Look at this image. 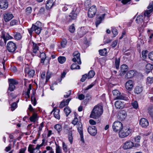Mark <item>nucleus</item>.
<instances>
[{
	"instance_id": "nucleus-1",
	"label": "nucleus",
	"mask_w": 153,
	"mask_h": 153,
	"mask_svg": "<svg viewBox=\"0 0 153 153\" xmlns=\"http://www.w3.org/2000/svg\"><path fill=\"white\" fill-rule=\"evenodd\" d=\"M103 112V106L100 104H98L95 106L93 108L90 117L94 119H97L102 115Z\"/></svg>"
},
{
	"instance_id": "nucleus-56",
	"label": "nucleus",
	"mask_w": 153,
	"mask_h": 153,
	"mask_svg": "<svg viewBox=\"0 0 153 153\" xmlns=\"http://www.w3.org/2000/svg\"><path fill=\"white\" fill-rule=\"evenodd\" d=\"M67 43V41L65 39L63 40L61 42V46L62 48H65Z\"/></svg>"
},
{
	"instance_id": "nucleus-54",
	"label": "nucleus",
	"mask_w": 153,
	"mask_h": 153,
	"mask_svg": "<svg viewBox=\"0 0 153 153\" xmlns=\"http://www.w3.org/2000/svg\"><path fill=\"white\" fill-rule=\"evenodd\" d=\"M62 147L64 152H66L68 151V148L67 145L64 142H62Z\"/></svg>"
},
{
	"instance_id": "nucleus-8",
	"label": "nucleus",
	"mask_w": 153,
	"mask_h": 153,
	"mask_svg": "<svg viewBox=\"0 0 153 153\" xmlns=\"http://www.w3.org/2000/svg\"><path fill=\"white\" fill-rule=\"evenodd\" d=\"M97 12V8L95 5L90 7L88 11V16L90 18L93 17L95 15Z\"/></svg>"
},
{
	"instance_id": "nucleus-18",
	"label": "nucleus",
	"mask_w": 153,
	"mask_h": 153,
	"mask_svg": "<svg viewBox=\"0 0 153 153\" xmlns=\"http://www.w3.org/2000/svg\"><path fill=\"white\" fill-rule=\"evenodd\" d=\"M33 46V52L35 54L32 53V55L33 56L36 55V53L39 51V46L37 45L36 43L34 42H32Z\"/></svg>"
},
{
	"instance_id": "nucleus-40",
	"label": "nucleus",
	"mask_w": 153,
	"mask_h": 153,
	"mask_svg": "<svg viewBox=\"0 0 153 153\" xmlns=\"http://www.w3.org/2000/svg\"><path fill=\"white\" fill-rule=\"evenodd\" d=\"M146 69L148 70V72H149L153 68V65L151 64H148L146 66Z\"/></svg>"
},
{
	"instance_id": "nucleus-53",
	"label": "nucleus",
	"mask_w": 153,
	"mask_h": 153,
	"mask_svg": "<svg viewBox=\"0 0 153 153\" xmlns=\"http://www.w3.org/2000/svg\"><path fill=\"white\" fill-rule=\"evenodd\" d=\"M18 22L17 20L16 19H13L10 22V25L11 26L15 25L17 24Z\"/></svg>"
},
{
	"instance_id": "nucleus-24",
	"label": "nucleus",
	"mask_w": 153,
	"mask_h": 153,
	"mask_svg": "<svg viewBox=\"0 0 153 153\" xmlns=\"http://www.w3.org/2000/svg\"><path fill=\"white\" fill-rule=\"evenodd\" d=\"M53 111H54L53 114L55 117L58 119H59L60 115L59 114V110L56 109V108L55 107L53 109V111L51 112V113Z\"/></svg>"
},
{
	"instance_id": "nucleus-47",
	"label": "nucleus",
	"mask_w": 153,
	"mask_h": 153,
	"mask_svg": "<svg viewBox=\"0 0 153 153\" xmlns=\"http://www.w3.org/2000/svg\"><path fill=\"white\" fill-rule=\"evenodd\" d=\"M45 9L44 7H42L40 9L39 12L38 13V15H42L44 14L45 12Z\"/></svg>"
},
{
	"instance_id": "nucleus-15",
	"label": "nucleus",
	"mask_w": 153,
	"mask_h": 153,
	"mask_svg": "<svg viewBox=\"0 0 153 153\" xmlns=\"http://www.w3.org/2000/svg\"><path fill=\"white\" fill-rule=\"evenodd\" d=\"M126 89L129 91L132 90L133 87V82L132 80H129L125 83Z\"/></svg>"
},
{
	"instance_id": "nucleus-9",
	"label": "nucleus",
	"mask_w": 153,
	"mask_h": 153,
	"mask_svg": "<svg viewBox=\"0 0 153 153\" xmlns=\"http://www.w3.org/2000/svg\"><path fill=\"white\" fill-rule=\"evenodd\" d=\"M74 58L72 60L73 62H77L78 64L80 65L81 64L80 55V54L78 51H75L73 53Z\"/></svg>"
},
{
	"instance_id": "nucleus-44",
	"label": "nucleus",
	"mask_w": 153,
	"mask_h": 153,
	"mask_svg": "<svg viewBox=\"0 0 153 153\" xmlns=\"http://www.w3.org/2000/svg\"><path fill=\"white\" fill-rule=\"evenodd\" d=\"M40 56L41 58V62L44 63L46 58L45 54L44 53H42L40 54Z\"/></svg>"
},
{
	"instance_id": "nucleus-51",
	"label": "nucleus",
	"mask_w": 153,
	"mask_h": 153,
	"mask_svg": "<svg viewBox=\"0 0 153 153\" xmlns=\"http://www.w3.org/2000/svg\"><path fill=\"white\" fill-rule=\"evenodd\" d=\"M85 7L86 8H88L91 6V3L89 0L86 1L85 3Z\"/></svg>"
},
{
	"instance_id": "nucleus-64",
	"label": "nucleus",
	"mask_w": 153,
	"mask_h": 153,
	"mask_svg": "<svg viewBox=\"0 0 153 153\" xmlns=\"http://www.w3.org/2000/svg\"><path fill=\"white\" fill-rule=\"evenodd\" d=\"M148 57L150 59L153 61V51L149 54Z\"/></svg>"
},
{
	"instance_id": "nucleus-63",
	"label": "nucleus",
	"mask_w": 153,
	"mask_h": 153,
	"mask_svg": "<svg viewBox=\"0 0 153 153\" xmlns=\"http://www.w3.org/2000/svg\"><path fill=\"white\" fill-rule=\"evenodd\" d=\"M87 77L88 78L87 74H85L82 75V77L80 80L82 82H84L86 79Z\"/></svg>"
},
{
	"instance_id": "nucleus-52",
	"label": "nucleus",
	"mask_w": 153,
	"mask_h": 153,
	"mask_svg": "<svg viewBox=\"0 0 153 153\" xmlns=\"http://www.w3.org/2000/svg\"><path fill=\"white\" fill-rule=\"evenodd\" d=\"M75 30L74 24H73L69 28V31L72 33H74Z\"/></svg>"
},
{
	"instance_id": "nucleus-23",
	"label": "nucleus",
	"mask_w": 153,
	"mask_h": 153,
	"mask_svg": "<svg viewBox=\"0 0 153 153\" xmlns=\"http://www.w3.org/2000/svg\"><path fill=\"white\" fill-rule=\"evenodd\" d=\"M53 0H48L47 1L46 5V8L49 10L52 7L53 4Z\"/></svg>"
},
{
	"instance_id": "nucleus-22",
	"label": "nucleus",
	"mask_w": 153,
	"mask_h": 153,
	"mask_svg": "<svg viewBox=\"0 0 153 153\" xmlns=\"http://www.w3.org/2000/svg\"><path fill=\"white\" fill-rule=\"evenodd\" d=\"M115 99L116 100H123L126 101L128 100V97L125 96V94H121L120 93V94L115 97Z\"/></svg>"
},
{
	"instance_id": "nucleus-33",
	"label": "nucleus",
	"mask_w": 153,
	"mask_h": 153,
	"mask_svg": "<svg viewBox=\"0 0 153 153\" xmlns=\"http://www.w3.org/2000/svg\"><path fill=\"white\" fill-rule=\"evenodd\" d=\"M120 58H116L115 59V66L117 69H118L119 67Z\"/></svg>"
},
{
	"instance_id": "nucleus-50",
	"label": "nucleus",
	"mask_w": 153,
	"mask_h": 153,
	"mask_svg": "<svg viewBox=\"0 0 153 153\" xmlns=\"http://www.w3.org/2000/svg\"><path fill=\"white\" fill-rule=\"evenodd\" d=\"M32 12V8L30 7H28L26 9L25 13L27 15H29Z\"/></svg>"
},
{
	"instance_id": "nucleus-3",
	"label": "nucleus",
	"mask_w": 153,
	"mask_h": 153,
	"mask_svg": "<svg viewBox=\"0 0 153 153\" xmlns=\"http://www.w3.org/2000/svg\"><path fill=\"white\" fill-rule=\"evenodd\" d=\"M80 11V8L79 7H74L73 8L72 12L69 15V21L75 19L77 17V15Z\"/></svg>"
},
{
	"instance_id": "nucleus-30",
	"label": "nucleus",
	"mask_w": 153,
	"mask_h": 153,
	"mask_svg": "<svg viewBox=\"0 0 153 153\" xmlns=\"http://www.w3.org/2000/svg\"><path fill=\"white\" fill-rule=\"evenodd\" d=\"M142 90L143 88L141 87L140 86H138L135 88L134 92L135 93L138 94L140 93L142 91Z\"/></svg>"
},
{
	"instance_id": "nucleus-59",
	"label": "nucleus",
	"mask_w": 153,
	"mask_h": 153,
	"mask_svg": "<svg viewBox=\"0 0 153 153\" xmlns=\"http://www.w3.org/2000/svg\"><path fill=\"white\" fill-rule=\"evenodd\" d=\"M78 119L76 117H75L74 120L72 121V123L74 125H77L78 122Z\"/></svg>"
},
{
	"instance_id": "nucleus-34",
	"label": "nucleus",
	"mask_w": 153,
	"mask_h": 153,
	"mask_svg": "<svg viewBox=\"0 0 153 153\" xmlns=\"http://www.w3.org/2000/svg\"><path fill=\"white\" fill-rule=\"evenodd\" d=\"M95 72L93 71H90L88 73L87 75L88 79H90L92 78L95 75Z\"/></svg>"
},
{
	"instance_id": "nucleus-21",
	"label": "nucleus",
	"mask_w": 153,
	"mask_h": 153,
	"mask_svg": "<svg viewBox=\"0 0 153 153\" xmlns=\"http://www.w3.org/2000/svg\"><path fill=\"white\" fill-rule=\"evenodd\" d=\"M105 15L106 14L104 13L101 16H100L97 19L96 22V25L97 27L98 25L101 22L102 20L104 19V17Z\"/></svg>"
},
{
	"instance_id": "nucleus-41",
	"label": "nucleus",
	"mask_w": 153,
	"mask_h": 153,
	"mask_svg": "<svg viewBox=\"0 0 153 153\" xmlns=\"http://www.w3.org/2000/svg\"><path fill=\"white\" fill-rule=\"evenodd\" d=\"M100 54L102 56H105L107 54L106 49L104 48L102 50H100L99 51Z\"/></svg>"
},
{
	"instance_id": "nucleus-39",
	"label": "nucleus",
	"mask_w": 153,
	"mask_h": 153,
	"mask_svg": "<svg viewBox=\"0 0 153 153\" xmlns=\"http://www.w3.org/2000/svg\"><path fill=\"white\" fill-rule=\"evenodd\" d=\"M56 147V153H62L61 149L59 146L55 143Z\"/></svg>"
},
{
	"instance_id": "nucleus-20",
	"label": "nucleus",
	"mask_w": 153,
	"mask_h": 153,
	"mask_svg": "<svg viewBox=\"0 0 153 153\" xmlns=\"http://www.w3.org/2000/svg\"><path fill=\"white\" fill-rule=\"evenodd\" d=\"M71 100V99L69 98L67 99L65 101L64 100H63L62 102H61L59 105V107L60 108H62L65 106L67 105Z\"/></svg>"
},
{
	"instance_id": "nucleus-7",
	"label": "nucleus",
	"mask_w": 153,
	"mask_h": 153,
	"mask_svg": "<svg viewBox=\"0 0 153 153\" xmlns=\"http://www.w3.org/2000/svg\"><path fill=\"white\" fill-rule=\"evenodd\" d=\"M7 49L9 52H14L16 49V44L11 41L9 42L7 45Z\"/></svg>"
},
{
	"instance_id": "nucleus-38",
	"label": "nucleus",
	"mask_w": 153,
	"mask_h": 153,
	"mask_svg": "<svg viewBox=\"0 0 153 153\" xmlns=\"http://www.w3.org/2000/svg\"><path fill=\"white\" fill-rule=\"evenodd\" d=\"M35 27L36 25L33 24L31 27L30 29H28V32L30 36H32L33 32L34 31H35Z\"/></svg>"
},
{
	"instance_id": "nucleus-2",
	"label": "nucleus",
	"mask_w": 153,
	"mask_h": 153,
	"mask_svg": "<svg viewBox=\"0 0 153 153\" xmlns=\"http://www.w3.org/2000/svg\"><path fill=\"white\" fill-rule=\"evenodd\" d=\"M136 23L139 24V27H138V30L141 31L142 30H143V28L145 27L146 25V23H145L143 21V17L142 15L138 16L135 20Z\"/></svg>"
},
{
	"instance_id": "nucleus-58",
	"label": "nucleus",
	"mask_w": 153,
	"mask_h": 153,
	"mask_svg": "<svg viewBox=\"0 0 153 153\" xmlns=\"http://www.w3.org/2000/svg\"><path fill=\"white\" fill-rule=\"evenodd\" d=\"M14 38L16 39L19 40L22 37L21 35L19 33H17L14 36Z\"/></svg>"
},
{
	"instance_id": "nucleus-4",
	"label": "nucleus",
	"mask_w": 153,
	"mask_h": 153,
	"mask_svg": "<svg viewBox=\"0 0 153 153\" xmlns=\"http://www.w3.org/2000/svg\"><path fill=\"white\" fill-rule=\"evenodd\" d=\"M131 132V130L129 128L124 127L119 132V137L124 138L127 136Z\"/></svg>"
},
{
	"instance_id": "nucleus-5",
	"label": "nucleus",
	"mask_w": 153,
	"mask_h": 153,
	"mask_svg": "<svg viewBox=\"0 0 153 153\" xmlns=\"http://www.w3.org/2000/svg\"><path fill=\"white\" fill-rule=\"evenodd\" d=\"M123 126L122 123L119 121H116L113 123L112 128L113 131L115 132L120 131L123 128Z\"/></svg>"
},
{
	"instance_id": "nucleus-45",
	"label": "nucleus",
	"mask_w": 153,
	"mask_h": 153,
	"mask_svg": "<svg viewBox=\"0 0 153 153\" xmlns=\"http://www.w3.org/2000/svg\"><path fill=\"white\" fill-rule=\"evenodd\" d=\"M68 138L70 143L72 144V143L73 137L72 132L71 131H69L68 132Z\"/></svg>"
},
{
	"instance_id": "nucleus-46",
	"label": "nucleus",
	"mask_w": 153,
	"mask_h": 153,
	"mask_svg": "<svg viewBox=\"0 0 153 153\" xmlns=\"http://www.w3.org/2000/svg\"><path fill=\"white\" fill-rule=\"evenodd\" d=\"M148 51L147 50L143 51L142 52V55L143 59H145L147 57Z\"/></svg>"
},
{
	"instance_id": "nucleus-12",
	"label": "nucleus",
	"mask_w": 153,
	"mask_h": 153,
	"mask_svg": "<svg viewBox=\"0 0 153 153\" xmlns=\"http://www.w3.org/2000/svg\"><path fill=\"white\" fill-rule=\"evenodd\" d=\"M140 125L143 128H146L149 125L148 120L145 118H142L139 121Z\"/></svg>"
},
{
	"instance_id": "nucleus-37",
	"label": "nucleus",
	"mask_w": 153,
	"mask_h": 153,
	"mask_svg": "<svg viewBox=\"0 0 153 153\" xmlns=\"http://www.w3.org/2000/svg\"><path fill=\"white\" fill-rule=\"evenodd\" d=\"M64 111L66 115V117H68L71 112V111L70 109L68 107L64 108Z\"/></svg>"
},
{
	"instance_id": "nucleus-61",
	"label": "nucleus",
	"mask_w": 153,
	"mask_h": 153,
	"mask_svg": "<svg viewBox=\"0 0 153 153\" xmlns=\"http://www.w3.org/2000/svg\"><path fill=\"white\" fill-rule=\"evenodd\" d=\"M112 93L114 95L116 96V97L120 94V92L119 91L116 90L113 91Z\"/></svg>"
},
{
	"instance_id": "nucleus-16",
	"label": "nucleus",
	"mask_w": 153,
	"mask_h": 153,
	"mask_svg": "<svg viewBox=\"0 0 153 153\" xmlns=\"http://www.w3.org/2000/svg\"><path fill=\"white\" fill-rule=\"evenodd\" d=\"M25 72L26 74H28L29 77H33L35 74L34 70L30 69L28 67L25 68Z\"/></svg>"
},
{
	"instance_id": "nucleus-11",
	"label": "nucleus",
	"mask_w": 153,
	"mask_h": 153,
	"mask_svg": "<svg viewBox=\"0 0 153 153\" xmlns=\"http://www.w3.org/2000/svg\"><path fill=\"white\" fill-rule=\"evenodd\" d=\"M8 2L6 0H0V8L3 10H6L8 7Z\"/></svg>"
},
{
	"instance_id": "nucleus-36",
	"label": "nucleus",
	"mask_w": 153,
	"mask_h": 153,
	"mask_svg": "<svg viewBox=\"0 0 153 153\" xmlns=\"http://www.w3.org/2000/svg\"><path fill=\"white\" fill-rule=\"evenodd\" d=\"M59 62L61 64L64 63L66 60V58L63 56H60L58 58Z\"/></svg>"
},
{
	"instance_id": "nucleus-14",
	"label": "nucleus",
	"mask_w": 153,
	"mask_h": 153,
	"mask_svg": "<svg viewBox=\"0 0 153 153\" xmlns=\"http://www.w3.org/2000/svg\"><path fill=\"white\" fill-rule=\"evenodd\" d=\"M128 66L126 64H123L120 67V75L122 76L126 74L128 70Z\"/></svg>"
},
{
	"instance_id": "nucleus-27",
	"label": "nucleus",
	"mask_w": 153,
	"mask_h": 153,
	"mask_svg": "<svg viewBox=\"0 0 153 153\" xmlns=\"http://www.w3.org/2000/svg\"><path fill=\"white\" fill-rule=\"evenodd\" d=\"M1 38L3 39L5 44L6 43L7 40L12 38V37L10 36L8 33H6L5 34H3Z\"/></svg>"
},
{
	"instance_id": "nucleus-55",
	"label": "nucleus",
	"mask_w": 153,
	"mask_h": 153,
	"mask_svg": "<svg viewBox=\"0 0 153 153\" xmlns=\"http://www.w3.org/2000/svg\"><path fill=\"white\" fill-rule=\"evenodd\" d=\"M132 105L134 108L137 109L138 107V105L137 101H134L132 103Z\"/></svg>"
},
{
	"instance_id": "nucleus-25",
	"label": "nucleus",
	"mask_w": 153,
	"mask_h": 153,
	"mask_svg": "<svg viewBox=\"0 0 153 153\" xmlns=\"http://www.w3.org/2000/svg\"><path fill=\"white\" fill-rule=\"evenodd\" d=\"M77 130L80 136V140L83 143H84L83 135V127L81 128H78Z\"/></svg>"
},
{
	"instance_id": "nucleus-43",
	"label": "nucleus",
	"mask_w": 153,
	"mask_h": 153,
	"mask_svg": "<svg viewBox=\"0 0 153 153\" xmlns=\"http://www.w3.org/2000/svg\"><path fill=\"white\" fill-rule=\"evenodd\" d=\"M42 29L41 27L36 25V27L35 28V32L37 34H39L41 31Z\"/></svg>"
},
{
	"instance_id": "nucleus-28",
	"label": "nucleus",
	"mask_w": 153,
	"mask_h": 153,
	"mask_svg": "<svg viewBox=\"0 0 153 153\" xmlns=\"http://www.w3.org/2000/svg\"><path fill=\"white\" fill-rule=\"evenodd\" d=\"M127 114L126 111L122 110L119 113V116L120 117L122 120L124 119L126 116Z\"/></svg>"
},
{
	"instance_id": "nucleus-48",
	"label": "nucleus",
	"mask_w": 153,
	"mask_h": 153,
	"mask_svg": "<svg viewBox=\"0 0 153 153\" xmlns=\"http://www.w3.org/2000/svg\"><path fill=\"white\" fill-rule=\"evenodd\" d=\"M34 146L33 145L30 144L29 145L28 147V151L30 152V153H34V151L33 149V147Z\"/></svg>"
},
{
	"instance_id": "nucleus-35",
	"label": "nucleus",
	"mask_w": 153,
	"mask_h": 153,
	"mask_svg": "<svg viewBox=\"0 0 153 153\" xmlns=\"http://www.w3.org/2000/svg\"><path fill=\"white\" fill-rule=\"evenodd\" d=\"M54 128L59 133L62 130V126L61 125L59 124L56 125L54 126Z\"/></svg>"
},
{
	"instance_id": "nucleus-49",
	"label": "nucleus",
	"mask_w": 153,
	"mask_h": 153,
	"mask_svg": "<svg viewBox=\"0 0 153 153\" xmlns=\"http://www.w3.org/2000/svg\"><path fill=\"white\" fill-rule=\"evenodd\" d=\"M111 31L114 35V37H115L118 34L117 30L115 27H112L111 29Z\"/></svg>"
},
{
	"instance_id": "nucleus-42",
	"label": "nucleus",
	"mask_w": 153,
	"mask_h": 153,
	"mask_svg": "<svg viewBox=\"0 0 153 153\" xmlns=\"http://www.w3.org/2000/svg\"><path fill=\"white\" fill-rule=\"evenodd\" d=\"M71 70L80 69V67L79 65H77L76 64H73L71 67Z\"/></svg>"
},
{
	"instance_id": "nucleus-57",
	"label": "nucleus",
	"mask_w": 153,
	"mask_h": 153,
	"mask_svg": "<svg viewBox=\"0 0 153 153\" xmlns=\"http://www.w3.org/2000/svg\"><path fill=\"white\" fill-rule=\"evenodd\" d=\"M147 83L151 84L153 82V78L152 77H148L147 79Z\"/></svg>"
},
{
	"instance_id": "nucleus-6",
	"label": "nucleus",
	"mask_w": 153,
	"mask_h": 153,
	"mask_svg": "<svg viewBox=\"0 0 153 153\" xmlns=\"http://www.w3.org/2000/svg\"><path fill=\"white\" fill-rule=\"evenodd\" d=\"M8 81L9 83L8 90L11 91H13L16 88L15 85H17L18 82L15 79H9Z\"/></svg>"
},
{
	"instance_id": "nucleus-32",
	"label": "nucleus",
	"mask_w": 153,
	"mask_h": 153,
	"mask_svg": "<svg viewBox=\"0 0 153 153\" xmlns=\"http://www.w3.org/2000/svg\"><path fill=\"white\" fill-rule=\"evenodd\" d=\"M35 94L33 92V94H32L31 97V101L32 104L34 106L36 104V101L35 97H34Z\"/></svg>"
},
{
	"instance_id": "nucleus-31",
	"label": "nucleus",
	"mask_w": 153,
	"mask_h": 153,
	"mask_svg": "<svg viewBox=\"0 0 153 153\" xmlns=\"http://www.w3.org/2000/svg\"><path fill=\"white\" fill-rule=\"evenodd\" d=\"M153 11V8L147 10L145 11L144 13V16H147L149 17L150 16V14Z\"/></svg>"
},
{
	"instance_id": "nucleus-10",
	"label": "nucleus",
	"mask_w": 153,
	"mask_h": 153,
	"mask_svg": "<svg viewBox=\"0 0 153 153\" xmlns=\"http://www.w3.org/2000/svg\"><path fill=\"white\" fill-rule=\"evenodd\" d=\"M3 16L4 20L6 22H9L14 17L13 14L9 12H6L4 13Z\"/></svg>"
},
{
	"instance_id": "nucleus-62",
	"label": "nucleus",
	"mask_w": 153,
	"mask_h": 153,
	"mask_svg": "<svg viewBox=\"0 0 153 153\" xmlns=\"http://www.w3.org/2000/svg\"><path fill=\"white\" fill-rule=\"evenodd\" d=\"M11 110L13 111L14 110L15 108H16L17 106V104L16 102H14L11 104Z\"/></svg>"
},
{
	"instance_id": "nucleus-13",
	"label": "nucleus",
	"mask_w": 153,
	"mask_h": 153,
	"mask_svg": "<svg viewBox=\"0 0 153 153\" xmlns=\"http://www.w3.org/2000/svg\"><path fill=\"white\" fill-rule=\"evenodd\" d=\"M88 130L89 133L91 135L95 136L97 133V130L95 126H89L88 128Z\"/></svg>"
},
{
	"instance_id": "nucleus-60",
	"label": "nucleus",
	"mask_w": 153,
	"mask_h": 153,
	"mask_svg": "<svg viewBox=\"0 0 153 153\" xmlns=\"http://www.w3.org/2000/svg\"><path fill=\"white\" fill-rule=\"evenodd\" d=\"M96 81L95 80L94 82L91 83V85H90L88 86V87L85 89V90H86V91L88 90V89H90V88H91L95 84Z\"/></svg>"
},
{
	"instance_id": "nucleus-17",
	"label": "nucleus",
	"mask_w": 153,
	"mask_h": 153,
	"mask_svg": "<svg viewBox=\"0 0 153 153\" xmlns=\"http://www.w3.org/2000/svg\"><path fill=\"white\" fill-rule=\"evenodd\" d=\"M133 146H134L133 143L132 142L128 141L125 143L123 148L125 149H130Z\"/></svg>"
},
{
	"instance_id": "nucleus-26",
	"label": "nucleus",
	"mask_w": 153,
	"mask_h": 153,
	"mask_svg": "<svg viewBox=\"0 0 153 153\" xmlns=\"http://www.w3.org/2000/svg\"><path fill=\"white\" fill-rule=\"evenodd\" d=\"M135 73L133 70H131L127 72L125 76V77L127 79L131 78L133 76Z\"/></svg>"
},
{
	"instance_id": "nucleus-29",
	"label": "nucleus",
	"mask_w": 153,
	"mask_h": 153,
	"mask_svg": "<svg viewBox=\"0 0 153 153\" xmlns=\"http://www.w3.org/2000/svg\"><path fill=\"white\" fill-rule=\"evenodd\" d=\"M37 118V114L35 113H33L32 116L30 118V120L32 122H35L36 121Z\"/></svg>"
},
{
	"instance_id": "nucleus-19",
	"label": "nucleus",
	"mask_w": 153,
	"mask_h": 153,
	"mask_svg": "<svg viewBox=\"0 0 153 153\" xmlns=\"http://www.w3.org/2000/svg\"><path fill=\"white\" fill-rule=\"evenodd\" d=\"M115 106L117 109H122L124 107V105L120 101H117L115 103Z\"/></svg>"
}]
</instances>
